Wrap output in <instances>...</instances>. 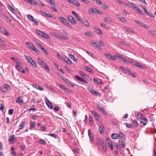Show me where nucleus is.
I'll list each match as a JSON object with an SVG mask.
<instances>
[{"label":"nucleus","instance_id":"1","mask_svg":"<svg viewBox=\"0 0 156 156\" xmlns=\"http://www.w3.org/2000/svg\"><path fill=\"white\" fill-rule=\"evenodd\" d=\"M120 133L122 135L119 140L120 146L121 147L124 148L125 147L124 144L125 142V135L122 133L120 132Z\"/></svg>","mask_w":156,"mask_h":156},{"label":"nucleus","instance_id":"2","mask_svg":"<svg viewBox=\"0 0 156 156\" xmlns=\"http://www.w3.org/2000/svg\"><path fill=\"white\" fill-rule=\"evenodd\" d=\"M139 116L140 115L142 117H139V119L142 120L140 121V123L143 124L144 126L146 125L147 123L148 122V119L144 116L142 114H139Z\"/></svg>","mask_w":156,"mask_h":156},{"label":"nucleus","instance_id":"3","mask_svg":"<svg viewBox=\"0 0 156 156\" xmlns=\"http://www.w3.org/2000/svg\"><path fill=\"white\" fill-rule=\"evenodd\" d=\"M141 7L143 9L145 13L149 16L153 18L154 16L152 14H151L149 12L147 11L146 6L142 4L140 5Z\"/></svg>","mask_w":156,"mask_h":156},{"label":"nucleus","instance_id":"4","mask_svg":"<svg viewBox=\"0 0 156 156\" xmlns=\"http://www.w3.org/2000/svg\"><path fill=\"white\" fill-rule=\"evenodd\" d=\"M10 87L7 84H5L2 88V92L8 91L10 90Z\"/></svg>","mask_w":156,"mask_h":156},{"label":"nucleus","instance_id":"5","mask_svg":"<svg viewBox=\"0 0 156 156\" xmlns=\"http://www.w3.org/2000/svg\"><path fill=\"white\" fill-rule=\"evenodd\" d=\"M104 55H106L110 60H115L117 59V58L115 56L112 55L109 53H105Z\"/></svg>","mask_w":156,"mask_h":156},{"label":"nucleus","instance_id":"6","mask_svg":"<svg viewBox=\"0 0 156 156\" xmlns=\"http://www.w3.org/2000/svg\"><path fill=\"white\" fill-rule=\"evenodd\" d=\"M134 21L136 23L142 26L144 28H146V29H148L149 28V27L148 26L144 24V23L141 22H140L138 20H135Z\"/></svg>","mask_w":156,"mask_h":156},{"label":"nucleus","instance_id":"7","mask_svg":"<svg viewBox=\"0 0 156 156\" xmlns=\"http://www.w3.org/2000/svg\"><path fill=\"white\" fill-rule=\"evenodd\" d=\"M80 22L83 26L87 27H90L89 23L87 20L85 19L81 20V21Z\"/></svg>","mask_w":156,"mask_h":156},{"label":"nucleus","instance_id":"8","mask_svg":"<svg viewBox=\"0 0 156 156\" xmlns=\"http://www.w3.org/2000/svg\"><path fill=\"white\" fill-rule=\"evenodd\" d=\"M45 102L48 108L51 109H52L53 108V106L52 103L47 98H46Z\"/></svg>","mask_w":156,"mask_h":156},{"label":"nucleus","instance_id":"9","mask_svg":"<svg viewBox=\"0 0 156 156\" xmlns=\"http://www.w3.org/2000/svg\"><path fill=\"white\" fill-rule=\"evenodd\" d=\"M40 12L42 16H45V17H46L47 18H52V17H53L51 15V14H47L45 12H43L41 10H40Z\"/></svg>","mask_w":156,"mask_h":156},{"label":"nucleus","instance_id":"10","mask_svg":"<svg viewBox=\"0 0 156 156\" xmlns=\"http://www.w3.org/2000/svg\"><path fill=\"white\" fill-rule=\"evenodd\" d=\"M122 135L121 134H119V133H113L111 135V137L113 139H119L120 136H121Z\"/></svg>","mask_w":156,"mask_h":156},{"label":"nucleus","instance_id":"11","mask_svg":"<svg viewBox=\"0 0 156 156\" xmlns=\"http://www.w3.org/2000/svg\"><path fill=\"white\" fill-rule=\"evenodd\" d=\"M88 135L90 136V140L91 143H92L94 140V136L93 133L90 132V129L88 130Z\"/></svg>","mask_w":156,"mask_h":156},{"label":"nucleus","instance_id":"12","mask_svg":"<svg viewBox=\"0 0 156 156\" xmlns=\"http://www.w3.org/2000/svg\"><path fill=\"white\" fill-rule=\"evenodd\" d=\"M98 130L100 134H103L105 131L104 126L103 124H101L99 127Z\"/></svg>","mask_w":156,"mask_h":156},{"label":"nucleus","instance_id":"13","mask_svg":"<svg viewBox=\"0 0 156 156\" xmlns=\"http://www.w3.org/2000/svg\"><path fill=\"white\" fill-rule=\"evenodd\" d=\"M16 68L20 72L23 73H25V71L23 69V67L22 66H20L19 65V64H17L16 65Z\"/></svg>","mask_w":156,"mask_h":156},{"label":"nucleus","instance_id":"14","mask_svg":"<svg viewBox=\"0 0 156 156\" xmlns=\"http://www.w3.org/2000/svg\"><path fill=\"white\" fill-rule=\"evenodd\" d=\"M90 90L93 94L95 95H96L100 96H101L100 93L99 92L97 91L93 88H91V89H90Z\"/></svg>","mask_w":156,"mask_h":156},{"label":"nucleus","instance_id":"15","mask_svg":"<svg viewBox=\"0 0 156 156\" xmlns=\"http://www.w3.org/2000/svg\"><path fill=\"white\" fill-rule=\"evenodd\" d=\"M67 18L68 20L72 23L73 24H76V21L72 16H68Z\"/></svg>","mask_w":156,"mask_h":156},{"label":"nucleus","instance_id":"16","mask_svg":"<svg viewBox=\"0 0 156 156\" xmlns=\"http://www.w3.org/2000/svg\"><path fill=\"white\" fill-rule=\"evenodd\" d=\"M75 77L78 80L80 81V82H81L85 84L87 83V82L86 81H85L82 78L80 77L79 76L76 75L75 76Z\"/></svg>","mask_w":156,"mask_h":156},{"label":"nucleus","instance_id":"17","mask_svg":"<svg viewBox=\"0 0 156 156\" xmlns=\"http://www.w3.org/2000/svg\"><path fill=\"white\" fill-rule=\"evenodd\" d=\"M98 10L95 8H92L90 9L89 11V14L94 13H97Z\"/></svg>","mask_w":156,"mask_h":156},{"label":"nucleus","instance_id":"18","mask_svg":"<svg viewBox=\"0 0 156 156\" xmlns=\"http://www.w3.org/2000/svg\"><path fill=\"white\" fill-rule=\"evenodd\" d=\"M0 31L4 34L6 35H9V34L7 30L0 27Z\"/></svg>","mask_w":156,"mask_h":156},{"label":"nucleus","instance_id":"19","mask_svg":"<svg viewBox=\"0 0 156 156\" xmlns=\"http://www.w3.org/2000/svg\"><path fill=\"white\" fill-rule=\"evenodd\" d=\"M59 20L63 23L64 24H66L68 23L67 20L65 19L62 17H58Z\"/></svg>","mask_w":156,"mask_h":156},{"label":"nucleus","instance_id":"20","mask_svg":"<svg viewBox=\"0 0 156 156\" xmlns=\"http://www.w3.org/2000/svg\"><path fill=\"white\" fill-rule=\"evenodd\" d=\"M91 44L94 47H95L98 48H99L100 47V45L96 42H95L93 41L91 42Z\"/></svg>","mask_w":156,"mask_h":156},{"label":"nucleus","instance_id":"21","mask_svg":"<svg viewBox=\"0 0 156 156\" xmlns=\"http://www.w3.org/2000/svg\"><path fill=\"white\" fill-rule=\"evenodd\" d=\"M63 60L66 62L68 64L71 65L72 63L71 61L69 58L68 57H64L63 58Z\"/></svg>","mask_w":156,"mask_h":156},{"label":"nucleus","instance_id":"22","mask_svg":"<svg viewBox=\"0 0 156 156\" xmlns=\"http://www.w3.org/2000/svg\"><path fill=\"white\" fill-rule=\"evenodd\" d=\"M64 80L66 82L70 84L72 87H74L75 85L73 83L70 81L68 79H64Z\"/></svg>","mask_w":156,"mask_h":156},{"label":"nucleus","instance_id":"23","mask_svg":"<svg viewBox=\"0 0 156 156\" xmlns=\"http://www.w3.org/2000/svg\"><path fill=\"white\" fill-rule=\"evenodd\" d=\"M72 13L76 17L79 21H81V19L80 18L79 16L77 13L74 11H73L72 12Z\"/></svg>","mask_w":156,"mask_h":156},{"label":"nucleus","instance_id":"24","mask_svg":"<svg viewBox=\"0 0 156 156\" xmlns=\"http://www.w3.org/2000/svg\"><path fill=\"white\" fill-rule=\"evenodd\" d=\"M14 136V135H12L10 137H9L8 141L11 143H14L15 142V139L13 138Z\"/></svg>","mask_w":156,"mask_h":156},{"label":"nucleus","instance_id":"25","mask_svg":"<svg viewBox=\"0 0 156 156\" xmlns=\"http://www.w3.org/2000/svg\"><path fill=\"white\" fill-rule=\"evenodd\" d=\"M16 103H18L20 105H22L23 104V101L20 99V97H19L17 98V100L16 101Z\"/></svg>","mask_w":156,"mask_h":156},{"label":"nucleus","instance_id":"26","mask_svg":"<svg viewBox=\"0 0 156 156\" xmlns=\"http://www.w3.org/2000/svg\"><path fill=\"white\" fill-rule=\"evenodd\" d=\"M11 59L14 61L16 63V65L17 64H20L21 63V62H20L18 59L15 58L14 57H12Z\"/></svg>","mask_w":156,"mask_h":156},{"label":"nucleus","instance_id":"27","mask_svg":"<svg viewBox=\"0 0 156 156\" xmlns=\"http://www.w3.org/2000/svg\"><path fill=\"white\" fill-rule=\"evenodd\" d=\"M36 125V123L34 121H30V127L31 129L34 128Z\"/></svg>","mask_w":156,"mask_h":156},{"label":"nucleus","instance_id":"28","mask_svg":"<svg viewBox=\"0 0 156 156\" xmlns=\"http://www.w3.org/2000/svg\"><path fill=\"white\" fill-rule=\"evenodd\" d=\"M90 112L93 114V115L94 117H97V116H98V115H99L96 112L93 110L90 111Z\"/></svg>","mask_w":156,"mask_h":156},{"label":"nucleus","instance_id":"29","mask_svg":"<svg viewBox=\"0 0 156 156\" xmlns=\"http://www.w3.org/2000/svg\"><path fill=\"white\" fill-rule=\"evenodd\" d=\"M24 57L28 62H30V61H32L33 60L31 57L30 56H27L26 55H25Z\"/></svg>","mask_w":156,"mask_h":156},{"label":"nucleus","instance_id":"30","mask_svg":"<svg viewBox=\"0 0 156 156\" xmlns=\"http://www.w3.org/2000/svg\"><path fill=\"white\" fill-rule=\"evenodd\" d=\"M93 80L94 81L96 82L98 85H100L102 84V82L101 81L99 80L98 81L97 79L95 78H94L93 79Z\"/></svg>","mask_w":156,"mask_h":156},{"label":"nucleus","instance_id":"31","mask_svg":"<svg viewBox=\"0 0 156 156\" xmlns=\"http://www.w3.org/2000/svg\"><path fill=\"white\" fill-rule=\"evenodd\" d=\"M37 61L38 63L41 64L42 66H43L44 64L45 63L39 58H37Z\"/></svg>","mask_w":156,"mask_h":156},{"label":"nucleus","instance_id":"32","mask_svg":"<svg viewBox=\"0 0 156 156\" xmlns=\"http://www.w3.org/2000/svg\"><path fill=\"white\" fill-rule=\"evenodd\" d=\"M133 64L135 66H136L140 68H144V66H143L141 65V64L139 63H134L133 62Z\"/></svg>","mask_w":156,"mask_h":156},{"label":"nucleus","instance_id":"33","mask_svg":"<svg viewBox=\"0 0 156 156\" xmlns=\"http://www.w3.org/2000/svg\"><path fill=\"white\" fill-rule=\"evenodd\" d=\"M89 124L90 125H92L93 124V118L92 116L89 115Z\"/></svg>","mask_w":156,"mask_h":156},{"label":"nucleus","instance_id":"34","mask_svg":"<svg viewBox=\"0 0 156 156\" xmlns=\"http://www.w3.org/2000/svg\"><path fill=\"white\" fill-rule=\"evenodd\" d=\"M25 125V123L24 122H22L19 126V129H21L23 128Z\"/></svg>","mask_w":156,"mask_h":156},{"label":"nucleus","instance_id":"35","mask_svg":"<svg viewBox=\"0 0 156 156\" xmlns=\"http://www.w3.org/2000/svg\"><path fill=\"white\" fill-rule=\"evenodd\" d=\"M61 39L65 40H68L69 39V38L68 37L65 36L63 35H61Z\"/></svg>","mask_w":156,"mask_h":156},{"label":"nucleus","instance_id":"36","mask_svg":"<svg viewBox=\"0 0 156 156\" xmlns=\"http://www.w3.org/2000/svg\"><path fill=\"white\" fill-rule=\"evenodd\" d=\"M121 60L123 61L124 62H126V63H131L130 61L127 60L124 57H121Z\"/></svg>","mask_w":156,"mask_h":156},{"label":"nucleus","instance_id":"37","mask_svg":"<svg viewBox=\"0 0 156 156\" xmlns=\"http://www.w3.org/2000/svg\"><path fill=\"white\" fill-rule=\"evenodd\" d=\"M26 44L31 49L34 46L30 42H27L26 43Z\"/></svg>","mask_w":156,"mask_h":156},{"label":"nucleus","instance_id":"38","mask_svg":"<svg viewBox=\"0 0 156 156\" xmlns=\"http://www.w3.org/2000/svg\"><path fill=\"white\" fill-rule=\"evenodd\" d=\"M42 37L45 39H49L50 38V37L48 34L45 33H44Z\"/></svg>","mask_w":156,"mask_h":156},{"label":"nucleus","instance_id":"39","mask_svg":"<svg viewBox=\"0 0 156 156\" xmlns=\"http://www.w3.org/2000/svg\"><path fill=\"white\" fill-rule=\"evenodd\" d=\"M135 10L138 13L140 14H144L142 12V11L137 7H136Z\"/></svg>","mask_w":156,"mask_h":156},{"label":"nucleus","instance_id":"40","mask_svg":"<svg viewBox=\"0 0 156 156\" xmlns=\"http://www.w3.org/2000/svg\"><path fill=\"white\" fill-rule=\"evenodd\" d=\"M31 49L34 51L37 54H39V52L37 49L34 46L32 47Z\"/></svg>","mask_w":156,"mask_h":156},{"label":"nucleus","instance_id":"41","mask_svg":"<svg viewBox=\"0 0 156 156\" xmlns=\"http://www.w3.org/2000/svg\"><path fill=\"white\" fill-rule=\"evenodd\" d=\"M132 122V125L133 126H137L138 125V123L135 120H133Z\"/></svg>","mask_w":156,"mask_h":156},{"label":"nucleus","instance_id":"42","mask_svg":"<svg viewBox=\"0 0 156 156\" xmlns=\"http://www.w3.org/2000/svg\"><path fill=\"white\" fill-rule=\"evenodd\" d=\"M104 20L106 22L108 23H111L112 22V20L110 19L107 17L105 18Z\"/></svg>","mask_w":156,"mask_h":156},{"label":"nucleus","instance_id":"43","mask_svg":"<svg viewBox=\"0 0 156 156\" xmlns=\"http://www.w3.org/2000/svg\"><path fill=\"white\" fill-rule=\"evenodd\" d=\"M96 31L97 33L101 34H102V32L101 31V30H100V29L98 28H97L96 29Z\"/></svg>","mask_w":156,"mask_h":156},{"label":"nucleus","instance_id":"44","mask_svg":"<svg viewBox=\"0 0 156 156\" xmlns=\"http://www.w3.org/2000/svg\"><path fill=\"white\" fill-rule=\"evenodd\" d=\"M48 135L51 136L56 138L57 137V135L55 134L49 133L48 134Z\"/></svg>","mask_w":156,"mask_h":156},{"label":"nucleus","instance_id":"45","mask_svg":"<svg viewBox=\"0 0 156 156\" xmlns=\"http://www.w3.org/2000/svg\"><path fill=\"white\" fill-rule=\"evenodd\" d=\"M85 69L86 70H87L88 72H89L90 73H91L92 72V69L90 67H89L87 66L85 68Z\"/></svg>","mask_w":156,"mask_h":156},{"label":"nucleus","instance_id":"46","mask_svg":"<svg viewBox=\"0 0 156 156\" xmlns=\"http://www.w3.org/2000/svg\"><path fill=\"white\" fill-rule=\"evenodd\" d=\"M120 20L123 22H127V20L125 19V18L121 16L120 18Z\"/></svg>","mask_w":156,"mask_h":156},{"label":"nucleus","instance_id":"47","mask_svg":"<svg viewBox=\"0 0 156 156\" xmlns=\"http://www.w3.org/2000/svg\"><path fill=\"white\" fill-rule=\"evenodd\" d=\"M43 67L45 68L46 69L48 70V71H50V69L48 66L45 63L44 64L43 66H42Z\"/></svg>","mask_w":156,"mask_h":156},{"label":"nucleus","instance_id":"48","mask_svg":"<svg viewBox=\"0 0 156 156\" xmlns=\"http://www.w3.org/2000/svg\"><path fill=\"white\" fill-rule=\"evenodd\" d=\"M63 90L64 91H66L67 93H72V94H73V93L70 91V90H69V89L67 88L66 87L65 88H64V90Z\"/></svg>","mask_w":156,"mask_h":156},{"label":"nucleus","instance_id":"49","mask_svg":"<svg viewBox=\"0 0 156 156\" xmlns=\"http://www.w3.org/2000/svg\"><path fill=\"white\" fill-rule=\"evenodd\" d=\"M102 147L103 151H107V147L106 144L103 143L102 145Z\"/></svg>","mask_w":156,"mask_h":156},{"label":"nucleus","instance_id":"50","mask_svg":"<svg viewBox=\"0 0 156 156\" xmlns=\"http://www.w3.org/2000/svg\"><path fill=\"white\" fill-rule=\"evenodd\" d=\"M148 32L151 34L156 36V34L155 33V31H154L152 30H149Z\"/></svg>","mask_w":156,"mask_h":156},{"label":"nucleus","instance_id":"51","mask_svg":"<svg viewBox=\"0 0 156 156\" xmlns=\"http://www.w3.org/2000/svg\"><path fill=\"white\" fill-rule=\"evenodd\" d=\"M125 124L127 127L131 128H133V127L132 124H129L128 123H126Z\"/></svg>","mask_w":156,"mask_h":156},{"label":"nucleus","instance_id":"52","mask_svg":"<svg viewBox=\"0 0 156 156\" xmlns=\"http://www.w3.org/2000/svg\"><path fill=\"white\" fill-rule=\"evenodd\" d=\"M128 74L129 75L131 74V71L129 70V68H127L126 69L124 72Z\"/></svg>","mask_w":156,"mask_h":156},{"label":"nucleus","instance_id":"53","mask_svg":"<svg viewBox=\"0 0 156 156\" xmlns=\"http://www.w3.org/2000/svg\"><path fill=\"white\" fill-rule=\"evenodd\" d=\"M29 2L30 4L33 5H36V2L34 1L33 0H29Z\"/></svg>","mask_w":156,"mask_h":156},{"label":"nucleus","instance_id":"54","mask_svg":"<svg viewBox=\"0 0 156 156\" xmlns=\"http://www.w3.org/2000/svg\"><path fill=\"white\" fill-rule=\"evenodd\" d=\"M106 143L108 144L112 143V141L110 139L108 138H107L106 139Z\"/></svg>","mask_w":156,"mask_h":156},{"label":"nucleus","instance_id":"55","mask_svg":"<svg viewBox=\"0 0 156 156\" xmlns=\"http://www.w3.org/2000/svg\"><path fill=\"white\" fill-rule=\"evenodd\" d=\"M101 115H99L98 116H97V117H95V119L98 121L100 122L101 121V119H100Z\"/></svg>","mask_w":156,"mask_h":156},{"label":"nucleus","instance_id":"56","mask_svg":"<svg viewBox=\"0 0 156 156\" xmlns=\"http://www.w3.org/2000/svg\"><path fill=\"white\" fill-rule=\"evenodd\" d=\"M38 142L39 143L43 144H44L45 143V141L42 139H39L38 140Z\"/></svg>","mask_w":156,"mask_h":156},{"label":"nucleus","instance_id":"57","mask_svg":"<svg viewBox=\"0 0 156 156\" xmlns=\"http://www.w3.org/2000/svg\"><path fill=\"white\" fill-rule=\"evenodd\" d=\"M47 1L49 3L52 4V5H55V1L53 0H47Z\"/></svg>","mask_w":156,"mask_h":156},{"label":"nucleus","instance_id":"58","mask_svg":"<svg viewBox=\"0 0 156 156\" xmlns=\"http://www.w3.org/2000/svg\"><path fill=\"white\" fill-rule=\"evenodd\" d=\"M75 2L73 3L74 5H76L78 7H79L80 6V4L78 2L76 1Z\"/></svg>","mask_w":156,"mask_h":156},{"label":"nucleus","instance_id":"59","mask_svg":"<svg viewBox=\"0 0 156 156\" xmlns=\"http://www.w3.org/2000/svg\"><path fill=\"white\" fill-rule=\"evenodd\" d=\"M14 112V110L13 109H10L9 111V114L10 115H12L13 114Z\"/></svg>","mask_w":156,"mask_h":156},{"label":"nucleus","instance_id":"60","mask_svg":"<svg viewBox=\"0 0 156 156\" xmlns=\"http://www.w3.org/2000/svg\"><path fill=\"white\" fill-rule=\"evenodd\" d=\"M27 17L30 20H31L32 21L33 19H34L33 17L30 15H27Z\"/></svg>","mask_w":156,"mask_h":156},{"label":"nucleus","instance_id":"61","mask_svg":"<svg viewBox=\"0 0 156 156\" xmlns=\"http://www.w3.org/2000/svg\"><path fill=\"white\" fill-rule=\"evenodd\" d=\"M37 45L38 46V47L41 49H42V48H44V47L43 46H42L41 44L39 43H38L37 44Z\"/></svg>","mask_w":156,"mask_h":156},{"label":"nucleus","instance_id":"62","mask_svg":"<svg viewBox=\"0 0 156 156\" xmlns=\"http://www.w3.org/2000/svg\"><path fill=\"white\" fill-rule=\"evenodd\" d=\"M92 34V32H86L85 33V35L86 36H90Z\"/></svg>","mask_w":156,"mask_h":156},{"label":"nucleus","instance_id":"63","mask_svg":"<svg viewBox=\"0 0 156 156\" xmlns=\"http://www.w3.org/2000/svg\"><path fill=\"white\" fill-rule=\"evenodd\" d=\"M32 62H33V63L32 64V65L34 67H37V64L33 60L32 61Z\"/></svg>","mask_w":156,"mask_h":156},{"label":"nucleus","instance_id":"64","mask_svg":"<svg viewBox=\"0 0 156 156\" xmlns=\"http://www.w3.org/2000/svg\"><path fill=\"white\" fill-rule=\"evenodd\" d=\"M37 33L38 35H39L41 36L42 37V36L43 35V34L44 33L42 31H38L37 32Z\"/></svg>","mask_w":156,"mask_h":156}]
</instances>
